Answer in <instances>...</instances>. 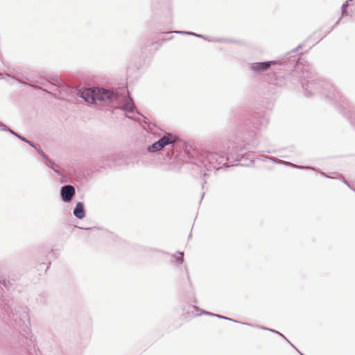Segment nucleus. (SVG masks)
Here are the masks:
<instances>
[{
	"label": "nucleus",
	"instance_id": "1",
	"mask_svg": "<svg viewBox=\"0 0 355 355\" xmlns=\"http://www.w3.org/2000/svg\"><path fill=\"white\" fill-rule=\"evenodd\" d=\"M177 137L171 133H166L159 141L148 146V150L150 153H155L164 148L166 146L175 142Z\"/></svg>",
	"mask_w": 355,
	"mask_h": 355
},
{
	"label": "nucleus",
	"instance_id": "2",
	"mask_svg": "<svg viewBox=\"0 0 355 355\" xmlns=\"http://www.w3.org/2000/svg\"><path fill=\"white\" fill-rule=\"evenodd\" d=\"M95 104L104 105L113 102L116 96L110 90L96 88Z\"/></svg>",
	"mask_w": 355,
	"mask_h": 355
},
{
	"label": "nucleus",
	"instance_id": "3",
	"mask_svg": "<svg viewBox=\"0 0 355 355\" xmlns=\"http://www.w3.org/2000/svg\"><path fill=\"white\" fill-rule=\"evenodd\" d=\"M75 193V188L71 185L64 186L60 191V195L64 202H69Z\"/></svg>",
	"mask_w": 355,
	"mask_h": 355
},
{
	"label": "nucleus",
	"instance_id": "4",
	"mask_svg": "<svg viewBox=\"0 0 355 355\" xmlns=\"http://www.w3.org/2000/svg\"><path fill=\"white\" fill-rule=\"evenodd\" d=\"M96 88H87L81 92L80 96L87 103L95 104Z\"/></svg>",
	"mask_w": 355,
	"mask_h": 355
},
{
	"label": "nucleus",
	"instance_id": "5",
	"mask_svg": "<svg viewBox=\"0 0 355 355\" xmlns=\"http://www.w3.org/2000/svg\"><path fill=\"white\" fill-rule=\"evenodd\" d=\"M275 64V62H255L251 64L250 69L256 73H260L266 71L271 64Z\"/></svg>",
	"mask_w": 355,
	"mask_h": 355
},
{
	"label": "nucleus",
	"instance_id": "6",
	"mask_svg": "<svg viewBox=\"0 0 355 355\" xmlns=\"http://www.w3.org/2000/svg\"><path fill=\"white\" fill-rule=\"evenodd\" d=\"M73 214L76 218L79 219H82L85 217V211L84 209V205L83 202H79L76 204L73 209Z\"/></svg>",
	"mask_w": 355,
	"mask_h": 355
},
{
	"label": "nucleus",
	"instance_id": "7",
	"mask_svg": "<svg viewBox=\"0 0 355 355\" xmlns=\"http://www.w3.org/2000/svg\"><path fill=\"white\" fill-rule=\"evenodd\" d=\"M121 109L124 111L131 113L133 112L135 109V105L132 100L130 98L125 99V104L121 107Z\"/></svg>",
	"mask_w": 355,
	"mask_h": 355
},
{
	"label": "nucleus",
	"instance_id": "8",
	"mask_svg": "<svg viewBox=\"0 0 355 355\" xmlns=\"http://www.w3.org/2000/svg\"><path fill=\"white\" fill-rule=\"evenodd\" d=\"M352 0H347V1L343 3V5L342 6V15H345V13H346V8L348 6V2L349 1H352Z\"/></svg>",
	"mask_w": 355,
	"mask_h": 355
},
{
	"label": "nucleus",
	"instance_id": "9",
	"mask_svg": "<svg viewBox=\"0 0 355 355\" xmlns=\"http://www.w3.org/2000/svg\"><path fill=\"white\" fill-rule=\"evenodd\" d=\"M175 33H179V34H184V35H196V34L191 33V32L176 31ZM197 36L202 37L201 35H197Z\"/></svg>",
	"mask_w": 355,
	"mask_h": 355
},
{
	"label": "nucleus",
	"instance_id": "10",
	"mask_svg": "<svg viewBox=\"0 0 355 355\" xmlns=\"http://www.w3.org/2000/svg\"><path fill=\"white\" fill-rule=\"evenodd\" d=\"M205 313H206V314H208V315H214V314H211V313H209V312H206ZM215 316H216V317H218V318H221L228 319L227 318L223 317V316H220V315H215Z\"/></svg>",
	"mask_w": 355,
	"mask_h": 355
},
{
	"label": "nucleus",
	"instance_id": "11",
	"mask_svg": "<svg viewBox=\"0 0 355 355\" xmlns=\"http://www.w3.org/2000/svg\"><path fill=\"white\" fill-rule=\"evenodd\" d=\"M16 136H17L19 138H20L22 141L29 143V141H28L24 137H21L17 135H16Z\"/></svg>",
	"mask_w": 355,
	"mask_h": 355
},
{
	"label": "nucleus",
	"instance_id": "12",
	"mask_svg": "<svg viewBox=\"0 0 355 355\" xmlns=\"http://www.w3.org/2000/svg\"><path fill=\"white\" fill-rule=\"evenodd\" d=\"M267 329V330H269V331H273V332H277V331H273L272 329ZM278 334H279V332H278ZM279 334L281 335V334H280V333H279ZM282 336H284L282 334Z\"/></svg>",
	"mask_w": 355,
	"mask_h": 355
},
{
	"label": "nucleus",
	"instance_id": "13",
	"mask_svg": "<svg viewBox=\"0 0 355 355\" xmlns=\"http://www.w3.org/2000/svg\"><path fill=\"white\" fill-rule=\"evenodd\" d=\"M41 155H42L44 157H46L45 154H44L43 152H41Z\"/></svg>",
	"mask_w": 355,
	"mask_h": 355
},
{
	"label": "nucleus",
	"instance_id": "14",
	"mask_svg": "<svg viewBox=\"0 0 355 355\" xmlns=\"http://www.w3.org/2000/svg\"><path fill=\"white\" fill-rule=\"evenodd\" d=\"M286 165H292V164H291V163H289V162H286Z\"/></svg>",
	"mask_w": 355,
	"mask_h": 355
},
{
	"label": "nucleus",
	"instance_id": "15",
	"mask_svg": "<svg viewBox=\"0 0 355 355\" xmlns=\"http://www.w3.org/2000/svg\"><path fill=\"white\" fill-rule=\"evenodd\" d=\"M10 132H12V134H15L16 135L14 132H12V130H10Z\"/></svg>",
	"mask_w": 355,
	"mask_h": 355
},
{
	"label": "nucleus",
	"instance_id": "16",
	"mask_svg": "<svg viewBox=\"0 0 355 355\" xmlns=\"http://www.w3.org/2000/svg\"><path fill=\"white\" fill-rule=\"evenodd\" d=\"M128 116L129 118H130V119H134V117H133V116Z\"/></svg>",
	"mask_w": 355,
	"mask_h": 355
},
{
	"label": "nucleus",
	"instance_id": "17",
	"mask_svg": "<svg viewBox=\"0 0 355 355\" xmlns=\"http://www.w3.org/2000/svg\"><path fill=\"white\" fill-rule=\"evenodd\" d=\"M180 255H181V258H182V256H183V253H181V254H180Z\"/></svg>",
	"mask_w": 355,
	"mask_h": 355
}]
</instances>
